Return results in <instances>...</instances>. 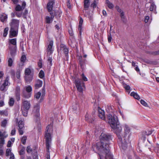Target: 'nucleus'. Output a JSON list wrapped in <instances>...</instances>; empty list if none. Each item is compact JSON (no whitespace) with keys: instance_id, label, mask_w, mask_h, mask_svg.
Returning a JSON list of instances; mask_svg holds the SVG:
<instances>
[{"instance_id":"5fc2aeb1","label":"nucleus","mask_w":159,"mask_h":159,"mask_svg":"<svg viewBox=\"0 0 159 159\" xmlns=\"http://www.w3.org/2000/svg\"><path fill=\"white\" fill-rule=\"evenodd\" d=\"M91 7L93 8H95L96 7V2L94 1L91 4Z\"/></svg>"},{"instance_id":"69168bd1","label":"nucleus","mask_w":159,"mask_h":159,"mask_svg":"<svg viewBox=\"0 0 159 159\" xmlns=\"http://www.w3.org/2000/svg\"><path fill=\"white\" fill-rule=\"evenodd\" d=\"M121 19L123 21V22L124 23H125L126 22V18L125 16H123V18H122V17H121Z\"/></svg>"},{"instance_id":"2f4dec72","label":"nucleus","mask_w":159,"mask_h":159,"mask_svg":"<svg viewBox=\"0 0 159 159\" xmlns=\"http://www.w3.org/2000/svg\"><path fill=\"white\" fill-rule=\"evenodd\" d=\"M25 75H32V74H31V70L29 68L25 69Z\"/></svg>"},{"instance_id":"4c0bfd02","label":"nucleus","mask_w":159,"mask_h":159,"mask_svg":"<svg viewBox=\"0 0 159 159\" xmlns=\"http://www.w3.org/2000/svg\"><path fill=\"white\" fill-rule=\"evenodd\" d=\"M27 138L26 136H23L21 139V142L23 144H25Z\"/></svg>"},{"instance_id":"7c9ffc66","label":"nucleus","mask_w":159,"mask_h":159,"mask_svg":"<svg viewBox=\"0 0 159 159\" xmlns=\"http://www.w3.org/2000/svg\"><path fill=\"white\" fill-rule=\"evenodd\" d=\"M130 95L132 96H133L135 99L138 100L140 99V97L139 95L136 93H135L134 92H132L130 94Z\"/></svg>"},{"instance_id":"4468645a","label":"nucleus","mask_w":159,"mask_h":159,"mask_svg":"<svg viewBox=\"0 0 159 159\" xmlns=\"http://www.w3.org/2000/svg\"><path fill=\"white\" fill-rule=\"evenodd\" d=\"M146 7H147V10H149L150 11H156V6L153 3H148L146 5Z\"/></svg>"},{"instance_id":"0e129e2a","label":"nucleus","mask_w":159,"mask_h":159,"mask_svg":"<svg viewBox=\"0 0 159 159\" xmlns=\"http://www.w3.org/2000/svg\"><path fill=\"white\" fill-rule=\"evenodd\" d=\"M28 12V11L27 10H26V9L24 11V12L23 13V15L24 16V18H26V16Z\"/></svg>"},{"instance_id":"13d9d810","label":"nucleus","mask_w":159,"mask_h":159,"mask_svg":"<svg viewBox=\"0 0 159 159\" xmlns=\"http://www.w3.org/2000/svg\"><path fill=\"white\" fill-rule=\"evenodd\" d=\"M24 129H19L18 131L20 135H22L23 134V130Z\"/></svg>"},{"instance_id":"a878e982","label":"nucleus","mask_w":159,"mask_h":159,"mask_svg":"<svg viewBox=\"0 0 159 159\" xmlns=\"http://www.w3.org/2000/svg\"><path fill=\"white\" fill-rule=\"evenodd\" d=\"M124 130L125 134H129L130 132V129L128 125L126 124L124 125Z\"/></svg>"},{"instance_id":"58836bf2","label":"nucleus","mask_w":159,"mask_h":159,"mask_svg":"<svg viewBox=\"0 0 159 159\" xmlns=\"http://www.w3.org/2000/svg\"><path fill=\"white\" fill-rule=\"evenodd\" d=\"M25 149L24 147L22 148L19 152L20 155H24L25 153Z\"/></svg>"},{"instance_id":"39448f33","label":"nucleus","mask_w":159,"mask_h":159,"mask_svg":"<svg viewBox=\"0 0 159 159\" xmlns=\"http://www.w3.org/2000/svg\"><path fill=\"white\" fill-rule=\"evenodd\" d=\"M39 106L37 104L34 106L33 111L32 114L36 121H38L39 119Z\"/></svg>"},{"instance_id":"de8ad7c7","label":"nucleus","mask_w":159,"mask_h":159,"mask_svg":"<svg viewBox=\"0 0 159 159\" xmlns=\"http://www.w3.org/2000/svg\"><path fill=\"white\" fill-rule=\"evenodd\" d=\"M13 61L11 58H10L8 61V65L9 66H11L12 65Z\"/></svg>"},{"instance_id":"ea45409f","label":"nucleus","mask_w":159,"mask_h":159,"mask_svg":"<svg viewBox=\"0 0 159 159\" xmlns=\"http://www.w3.org/2000/svg\"><path fill=\"white\" fill-rule=\"evenodd\" d=\"M124 87L125 89L129 93V90L130 89V87L129 85L125 84L124 85Z\"/></svg>"},{"instance_id":"49530a36","label":"nucleus","mask_w":159,"mask_h":159,"mask_svg":"<svg viewBox=\"0 0 159 159\" xmlns=\"http://www.w3.org/2000/svg\"><path fill=\"white\" fill-rule=\"evenodd\" d=\"M22 113L24 116H26L27 115L28 112V110H24L22 108Z\"/></svg>"},{"instance_id":"f03ea898","label":"nucleus","mask_w":159,"mask_h":159,"mask_svg":"<svg viewBox=\"0 0 159 159\" xmlns=\"http://www.w3.org/2000/svg\"><path fill=\"white\" fill-rule=\"evenodd\" d=\"M107 119L108 122L111 128L114 129V132L117 135L119 141L120 142V145L123 149H125L127 148V142L124 139L123 143L121 137L122 128L119 124L118 118L117 116L114 114H109L107 115Z\"/></svg>"},{"instance_id":"f8f14e48","label":"nucleus","mask_w":159,"mask_h":159,"mask_svg":"<svg viewBox=\"0 0 159 159\" xmlns=\"http://www.w3.org/2000/svg\"><path fill=\"white\" fill-rule=\"evenodd\" d=\"M42 94L41 96V93L40 92H39L35 94L34 95V97L37 99H39L41 96V99H43V97L44 96L45 94V90L44 87H43L42 89Z\"/></svg>"},{"instance_id":"bb28decb","label":"nucleus","mask_w":159,"mask_h":159,"mask_svg":"<svg viewBox=\"0 0 159 159\" xmlns=\"http://www.w3.org/2000/svg\"><path fill=\"white\" fill-rule=\"evenodd\" d=\"M105 3L107 5V7L110 9H112L114 7L113 4L109 0H106Z\"/></svg>"},{"instance_id":"5701e85b","label":"nucleus","mask_w":159,"mask_h":159,"mask_svg":"<svg viewBox=\"0 0 159 159\" xmlns=\"http://www.w3.org/2000/svg\"><path fill=\"white\" fill-rule=\"evenodd\" d=\"M24 77L26 82L27 83H30L32 80L33 75H25Z\"/></svg>"},{"instance_id":"7ed1b4c3","label":"nucleus","mask_w":159,"mask_h":159,"mask_svg":"<svg viewBox=\"0 0 159 159\" xmlns=\"http://www.w3.org/2000/svg\"><path fill=\"white\" fill-rule=\"evenodd\" d=\"M52 125L51 124L48 125L46 129L45 137L46 139V143L47 151L49 152V149L51 141V134L52 131Z\"/></svg>"},{"instance_id":"412c9836","label":"nucleus","mask_w":159,"mask_h":159,"mask_svg":"<svg viewBox=\"0 0 159 159\" xmlns=\"http://www.w3.org/2000/svg\"><path fill=\"white\" fill-rule=\"evenodd\" d=\"M98 116L102 120H105L104 111L100 109L98 110Z\"/></svg>"},{"instance_id":"680f3d73","label":"nucleus","mask_w":159,"mask_h":159,"mask_svg":"<svg viewBox=\"0 0 159 159\" xmlns=\"http://www.w3.org/2000/svg\"><path fill=\"white\" fill-rule=\"evenodd\" d=\"M116 9L117 11L119 12H121L122 11L121 10L120 8L118 6H116Z\"/></svg>"},{"instance_id":"2eb2a0df","label":"nucleus","mask_w":159,"mask_h":159,"mask_svg":"<svg viewBox=\"0 0 159 159\" xmlns=\"http://www.w3.org/2000/svg\"><path fill=\"white\" fill-rule=\"evenodd\" d=\"M22 103V108L24 110H28L30 106V102L27 101H23Z\"/></svg>"},{"instance_id":"9b49d317","label":"nucleus","mask_w":159,"mask_h":159,"mask_svg":"<svg viewBox=\"0 0 159 159\" xmlns=\"http://www.w3.org/2000/svg\"><path fill=\"white\" fill-rule=\"evenodd\" d=\"M9 85L8 79H7L4 81V83L2 84L0 87V90L2 91H6L7 90Z\"/></svg>"},{"instance_id":"4be33fe9","label":"nucleus","mask_w":159,"mask_h":159,"mask_svg":"<svg viewBox=\"0 0 159 159\" xmlns=\"http://www.w3.org/2000/svg\"><path fill=\"white\" fill-rule=\"evenodd\" d=\"M43 84V82L42 81L39 80H37L35 82V89H38L39 88L42 87Z\"/></svg>"},{"instance_id":"aec40b11","label":"nucleus","mask_w":159,"mask_h":159,"mask_svg":"<svg viewBox=\"0 0 159 159\" xmlns=\"http://www.w3.org/2000/svg\"><path fill=\"white\" fill-rule=\"evenodd\" d=\"M106 110L108 113L113 114L114 111V108L113 106L110 105H108L106 109Z\"/></svg>"},{"instance_id":"c756f323","label":"nucleus","mask_w":159,"mask_h":159,"mask_svg":"<svg viewBox=\"0 0 159 159\" xmlns=\"http://www.w3.org/2000/svg\"><path fill=\"white\" fill-rule=\"evenodd\" d=\"M23 90H25L26 91L29 93H31L32 91V88L30 86L25 87Z\"/></svg>"},{"instance_id":"473e14b6","label":"nucleus","mask_w":159,"mask_h":159,"mask_svg":"<svg viewBox=\"0 0 159 159\" xmlns=\"http://www.w3.org/2000/svg\"><path fill=\"white\" fill-rule=\"evenodd\" d=\"M18 127L19 129H24V122L22 121H19L18 123Z\"/></svg>"},{"instance_id":"ddd939ff","label":"nucleus","mask_w":159,"mask_h":159,"mask_svg":"<svg viewBox=\"0 0 159 159\" xmlns=\"http://www.w3.org/2000/svg\"><path fill=\"white\" fill-rule=\"evenodd\" d=\"M18 28H10V37L12 38L16 37L18 34Z\"/></svg>"},{"instance_id":"79ce46f5","label":"nucleus","mask_w":159,"mask_h":159,"mask_svg":"<svg viewBox=\"0 0 159 159\" xmlns=\"http://www.w3.org/2000/svg\"><path fill=\"white\" fill-rule=\"evenodd\" d=\"M0 114L1 115H5L7 116V113L6 111L2 110H0Z\"/></svg>"},{"instance_id":"e433bc0d","label":"nucleus","mask_w":159,"mask_h":159,"mask_svg":"<svg viewBox=\"0 0 159 159\" xmlns=\"http://www.w3.org/2000/svg\"><path fill=\"white\" fill-rule=\"evenodd\" d=\"M78 106V104L76 103H74L73 104V105L72 106V107L74 111H75L76 110Z\"/></svg>"},{"instance_id":"9d476101","label":"nucleus","mask_w":159,"mask_h":159,"mask_svg":"<svg viewBox=\"0 0 159 159\" xmlns=\"http://www.w3.org/2000/svg\"><path fill=\"white\" fill-rule=\"evenodd\" d=\"M7 136L5 132H3L0 131V148H1L4 143V138Z\"/></svg>"},{"instance_id":"0eeeda50","label":"nucleus","mask_w":159,"mask_h":159,"mask_svg":"<svg viewBox=\"0 0 159 159\" xmlns=\"http://www.w3.org/2000/svg\"><path fill=\"white\" fill-rule=\"evenodd\" d=\"M60 48L61 51L63 52L65 55L64 60L66 61H68L69 59L68 48L66 45L63 44H61Z\"/></svg>"},{"instance_id":"393cba45","label":"nucleus","mask_w":159,"mask_h":159,"mask_svg":"<svg viewBox=\"0 0 159 159\" xmlns=\"http://www.w3.org/2000/svg\"><path fill=\"white\" fill-rule=\"evenodd\" d=\"M85 120L88 122L92 123L94 120L93 118L88 113H87L85 116Z\"/></svg>"},{"instance_id":"f3484780","label":"nucleus","mask_w":159,"mask_h":159,"mask_svg":"<svg viewBox=\"0 0 159 159\" xmlns=\"http://www.w3.org/2000/svg\"><path fill=\"white\" fill-rule=\"evenodd\" d=\"M26 5L25 2H22L21 6L19 5H16L15 8L16 11H23L25 9Z\"/></svg>"},{"instance_id":"37998d69","label":"nucleus","mask_w":159,"mask_h":159,"mask_svg":"<svg viewBox=\"0 0 159 159\" xmlns=\"http://www.w3.org/2000/svg\"><path fill=\"white\" fill-rule=\"evenodd\" d=\"M7 120H4L1 123V126H2L5 127L7 124Z\"/></svg>"},{"instance_id":"f257e3e1","label":"nucleus","mask_w":159,"mask_h":159,"mask_svg":"<svg viewBox=\"0 0 159 159\" xmlns=\"http://www.w3.org/2000/svg\"><path fill=\"white\" fill-rule=\"evenodd\" d=\"M111 140V136L108 134L102 133L100 136V142L92 147L93 150L96 148L100 159H113L109 151V142Z\"/></svg>"},{"instance_id":"6e6552de","label":"nucleus","mask_w":159,"mask_h":159,"mask_svg":"<svg viewBox=\"0 0 159 159\" xmlns=\"http://www.w3.org/2000/svg\"><path fill=\"white\" fill-rule=\"evenodd\" d=\"M89 0H84V9L83 12L86 14L87 16H88V17L89 19L91 20L93 19L92 16L91 15H90L88 12L87 11V10L88 8L89 7Z\"/></svg>"},{"instance_id":"cd10ccee","label":"nucleus","mask_w":159,"mask_h":159,"mask_svg":"<svg viewBox=\"0 0 159 159\" xmlns=\"http://www.w3.org/2000/svg\"><path fill=\"white\" fill-rule=\"evenodd\" d=\"M53 18L54 16H51V17L48 16H46L45 18L46 23L48 24L51 23L52 21Z\"/></svg>"},{"instance_id":"338daca9","label":"nucleus","mask_w":159,"mask_h":159,"mask_svg":"<svg viewBox=\"0 0 159 159\" xmlns=\"http://www.w3.org/2000/svg\"><path fill=\"white\" fill-rule=\"evenodd\" d=\"M16 133V130L15 129H12L11 133V134L12 135H13L15 134Z\"/></svg>"},{"instance_id":"a19ab883","label":"nucleus","mask_w":159,"mask_h":159,"mask_svg":"<svg viewBox=\"0 0 159 159\" xmlns=\"http://www.w3.org/2000/svg\"><path fill=\"white\" fill-rule=\"evenodd\" d=\"M14 103V99L13 98H11L10 99L9 102V105L10 106H12Z\"/></svg>"},{"instance_id":"6e6d98bb","label":"nucleus","mask_w":159,"mask_h":159,"mask_svg":"<svg viewBox=\"0 0 159 159\" xmlns=\"http://www.w3.org/2000/svg\"><path fill=\"white\" fill-rule=\"evenodd\" d=\"M26 151L28 153H30L32 151V149L30 146H28L27 148Z\"/></svg>"},{"instance_id":"a211bd4d","label":"nucleus","mask_w":159,"mask_h":159,"mask_svg":"<svg viewBox=\"0 0 159 159\" xmlns=\"http://www.w3.org/2000/svg\"><path fill=\"white\" fill-rule=\"evenodd\" d=\"M54 3V0H51L49 1L47 4V7L49 12H51L52 11Z\"/></svg>"},{"instance_id":"864d4df0","label":"nucleus","mask_w":159,"mask_h":159,"mask_svg":"<svg viewBox=\"0 0 159 159\" xmlns=\"http://www.w3.org/2000/svg\"><path fill=\"white\" fill-rule=\"evenodd\" d=\"M26 59V57L25 55H23L22 56L21 58V61L22 62H24Z\"/></svg>"},{"instance_id":"e2e57ef3","label":"nucleus","mask_w":159,"mask_h":159,"mask_svg":"<svg viewBox=\"0 0 159 159\" xmlns=\"http://www.w3.org/2000/svg\"><path fill=\"white\" fill-rule=\"evenodd\" d=\"M38 65L39 66L40 68H41L42 67V62L41 60H39L38 63Z\"/></svg>"},{"instance_id":"c03bdc74","label":"nucleus","mask_w":159,"mask_h":159,"mask_svg":"<svg viewBox=\"0 0 159 159\" xmlns=\"http://www.w3.org/2000/svg\"><path fill=\"white\" fill-rule=\"evenodd\" d=\"M19 11H16L15 12V15L16 16L18 17H20L22 15V13L21 12H18Z\"/></svg>"},{"instance_id":"bf43d9fd","label":"nucleus","mask_w":159,"mask_h":159,"mask_svg":"<svg viewBox=\"0 0 159 159\" xmlns=\"http://www.w3.org/2000/svg\"><path fill=\"white\" fill-rule=\"evenodd\" d=\"M78 30L79 31L80 34L81 35V32L82 31V27L81 26H80L79 25V27H78Z\"/></svg>"},{"instance_id":"dca6fc26","label":"nucleus","mask_w":159,"mask_h":159,"mask_svg":"<svg viewBox=\"0 0 159 159\" xmlns=\"http://www.w3.org/2000/svg\"><path fill=\"white\" fill-rule=\"evenodd\" d=\"M15 94L17 101H20V88L19 86H17L16 88L15 91Z\"/></svg>"},{"instance_id":"20e7f679","label":"nucleus","mask_w":159,"mask_h":159,"mask_svg":"<svg viewBox=\"0 0 159 159\" xmlns=\"http://www.w3.org/2000/svg\"><path fill=\"white\" fill-rule=\"evenodd\" d=\"M75 84L77 90L80 92H82L85 89L84 82L80 79H75Z\"/></svg>"},{"instance_id":"09e8293b","label":"nucleus","mask_w":159,"mask_h":159,"mask_svg":"<svg viewBox=\"0 0 159 159\" xmlns=\"http://www.w3.org/2000/svg\"><path fill=\"white\" fill-rule=\"evenodd\" d=\"M11 154V150L10 149H7L6 151V155L7 156H8Z\"/></svg>"},{"instance_id":"a18cd8bd","label":"nucleus","mask_w":159,"mask_h":159,"mask_svg":"<svg viewBox=\"0 0 159 159\" xmlns=\"http://www.w3.org/2000/svg\"><path fill=\"white\" fill-rule=\"evenodd\" d=\"M145 22L146 23H149L150 22V20H149V17L148 16H146L145 17L144 19Z\"/></svg>"},{"instance_id":"423d86ee","label":"nucleus","mask_w":159,"mask_h":159,"mask_svg":"<svg viewBox=\"0 0 159 159\" xmlns=\"http://www.w3.org/2000/svg\"><path fill=\"white\" fill-rule=\"evenodd\" d=\"M9 42L11 44L13 45V48L10 46V49L11 50V53L12 56L15 54L16 48V38L10 39L9 40Z\"/></svg>"},{"instance_id":"6ab92c4d","label":"nucleus","mask_w":159,"mask_h":159,"mask_svg":"<svg viewBox=\"0 0 159 159\" xmlns=\"http://www.w3.org/2000/svg\"><path fill=\"white\" fill-rule=\"evenodd\" d=\"M21 95L25 98H28L31 97V93H28L25 90L22 89V90Z\"/></svg>"},{"instance_id":"f704fd0d","label":"nucleus","mask_w":159,"mask_h":159,"mask_svg":"<svg viewBox=\"0 0 159 159\" xmlns=\"http://www.w3.org/2000/svg\"><path fill=\"white\" fill-rule=\"evenodd\" d=\"M39 77L41 78H43L44 77V74L43 71L41 70L39 73Z\"/></svg>"},{"instance_id":"4d7b16f0","label":"nucleus","mask_w":159,"mask_h":159,"mask_svg":"<svg viewBox=\"0 0 159 159\" xmlns=\"http://www.w3.org/2000/svg\"><path fill=\"white\" fill-rule=\"evenodd\" d=\"M20 71L19 70L16 72V77L18 79H19L20 77Z\"/></svg>"},{"instance_id":"b1692460","label":"nucleus","mask_w":159,"mask_h":159,"mask_svg":"<svg viewBox=\"0 0 159 159\" xmlns=\"http://www.w3.org/2000/svg\"><path fill=\"white\" fill-rule=\"evenodd\" d=\"M7 16L5 13H2L0 15V20L2 22H6L7 20Z\"/></svg>"},{"instance_id":"c85d7f7f","label":"nucleus","mask_w":159,"mask_h":159,"mask_svg":"<svg viewBox=\"0 0 159 159\" xmlns=\"http://www.w3.org/2000/svg\"><path fill=\"white\" fill-rule=\"evenodd\" d=\"M53 43L52 41H50L48 45L47 48L48 51L50 52V54L52 53V47L53 45Z\"/></svg>"},{"instance_id":"774afa93","label":"nucleus","mask_w":159,"mask_h":159,"mask_svg":"<svg viewBox=\"0 0 159 159\" xmlns=\"http://www.w3.org/2000/svg\"><path fill=\"white\" fill-rule=\"evenodd\" d=\"M152 54L154 55H159V50L157 51L154 52Z\"/></svg>"},{"instance_id":"3c124183","label":"nucleus","mask_w":159,"mask_h":159,"mask_svg":"<svg viewBox=\"0 0 159 159\" xmlns=\"http://www.w3.org/2000/svg\"><path fill=\"white\" fill-rule=\"evenodd\" d=\"M81 76L82 80L83 81H86L88 80L87 78H86V76H85L84 74L83 73L82 74Z\"/></svg>"},{"instance_id":"603ef678","label":"nucleus","mask_w":159,"mask_h":159,"mask_svg":"<svg viewBox=\"0 0 159 159\" xmlns=\"http://www.w3.org/2000/svg\"><path fill=\"white\" fill-rule=\"evenodd\" d=\"M83 20L82 19V18L81 17H80V21L79 22V25L80 26H81L82 25L83 23Z\"/></svg>"},{"instance_id":"8fccbe9b","label":"nucleus","mask_w":159,"mask_h":159,"mask_svg":"<svg viewBox=\"0 0 159 159\" xmlns=\"http://www.w3.org/2000/svg\"><path fill=\"white\" fill-rule=\"evenodd\" d=\"M141 103L145 107L148 106L147 103L143 100H141L140 101Z\"/></svg>"},{"instance_id":"72a5a7b5","label":"nucleus","mask_w":159,"mask_h":159,"mask_svg":"<svg viewBox=\"0 0 159 159\" xmlns=\"http://www.w3.org/2000/svg\"><path fill=\"white\" fill-rule=\"evenodd\" d=\"M55 16L58 18L60 17L61 15V12L60 10L57 11L55 12Z\"/></svg>"},{"instance_id":"1a4fd4ad","label":"nucleus","mask_w":159,"mask_h":159,"mask_svg":"<svg viewBox=\"0 0 159 159\" xmlns=\"http://www.w3.org/2000/svg\"><path fill=\"white\" fill-rule=\"evenodd\" d=\"M20 23L19 20L13 19L11 20L9 23V25L10 28H18Z\"/></svg>"},{"instance_id":"c9c22d12","label":"nucleus","mask_w":159,"mask_h":159,"mask_svg":"<svg viewBox=\"0 0 159 159\" xmlns=\"http://www.w3.org/2000/svg\"><path fill=\"white\" fill-rule=\"evenodd\" d=\"M8 30L9 28L8 27H6L5 28L3 34V36L4 37H6L7 36L8 34Z\"/></svg>"},{"instance_id":"052dcab7","label":"nucleus","mask_w":159,"mask_h":159,"mask_svg":"<svg viewBox=\"0 0 159 159\" xmlns=\"http://www.w3.org/2000/svg\"><path fill=\"white\" fill-rule=\"evenodd\" d=\"M112 37L111 36V34L108 35V40L109 42H110L111 41Z\"/></svg>"}]
</instances>
